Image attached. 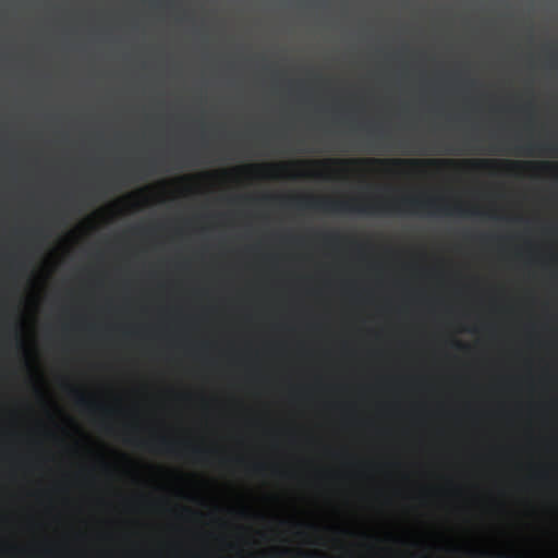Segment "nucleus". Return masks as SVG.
<instances>
[{"label": "nucleus", "instance_id": "ddd939ff", "mask_svg": "<svg viewBox=\"0 0 558 558\" xmlns=\"http://www.w3.org/2000/svg\"><path fill=\"white\" fill-rule=\"evenodd\" d=\"M556 230L558 231V227L556 228Z\"/></svg>", "mask_w": 558, "mask_h": 558}, {"label": "nucleus", "instance_id": "1a4fd4ad", "mask_svg": "<svg viewBox=\"0 0 558 558\" xmlns=\"http://www.w3.org/2000/svg\"><path fill=\"white\" fill-rule=\"evenodd\" d=\"M453 345L459 350L466 349V345L460 341H453Z\"/></svg>", "mask_w": 558, "mask_h": 558}, {"label": "nucleus", "instance_id": "9d476101", "mask_svg": "<svg viewBox=\"0 0 558 558\" xmlns=\"http://www.w3.org/2000/svg\"><path fill=\"white\" fill-rule=\"evenodd\" d=\"M533 105L532 104H527L526 106H524L522 109L526 112H531L533 110Z\"/></svg>", "mask_w": 558, "mask_h": 558}, {"label": "nucleus", "instance_id": "20e7f679", "mask_svg": "<svg viewBox=\"0 0 558 558\" xmlns=\"http://www.w3.org/2000/svg\"><path fill=\"white\" fill-rule=\"evenodd\" d=\"M71 392L75 396V403L78 408L84 410L96 409V404L77 389H71Z\"/></svg>", "mask_w": 558, "mask_h": 558}, {"label": "nucleus", "instance_id": "f257e3e1", "mask_svg": "<svg viewBox=\"0 0 558 558\" xmlns=\"http://www.w3.org/2000/svg\"><path fill=\"white\" fill-rule=\"evenodd\" d=\"M295 205L299 208L316 209L325 213H345V211H359L365 214H374L381 211L391 210H404L409 209L413 213L428 211V213H442L445 215L458 214L460 216L466 215H478V210H466L462 205H456L454 207L439 206L435 198H418V197H404L396 204H371L365 206H355L350 202L333 201L330 198L323 197H298L294 198Z\"/></svg>", "mask_w": 558, "mask_h": 558}, {"label": "nucleus", "instance_id": "f8f14e48", "mask_svg": "<svg viewBox=\"0 0 558 558\" xmlns=\"http://www.w3.org/2000/svg\"><path fill=\"white\" fill-rule=\"evenodd\" d=\"M449 155H458L459 153L456 151H448Z\"/></svg>", "mask_w": 558, "mask_h": 558}, {"label": "nucleus", "instance_id": "9b49d317", "mask_svg": "<svg viewBox=\"0 0 558 558\" xmlns=\"http://www.w3.org/2000/svg\"><path fill=\"white\" fill-rule=\"evenodd\" d=\"M263 469H264V464H255V465H254V471H256V472H259V471H262Z\"/></svg>", "mask_w": 558, "mask_h": 558}, {"label": "nucleus", "instance_id": "f03ea898", "mask_svg": "<svg viewBox=\"0 0 558 558\" xmlns=\"http://www.w3.org/2000/svg\"><path fill=\"white\" fill-rule=\"evenodd\" d=\"M332 162L338 163H377L380 166L387 167H411L414 169L423 168V167H445V166H463L468 167L472 170H486L490 172H495L496 170L504 168L507 172H512L513 170L523 168V167H538L544 170H554L558 169V163L543 161V162H525V161H514V160H498V159H464V160H453V159H353V160H333Z\"/></svg>", "mask_w": 558, "mask_h": 558}, {"label": "nucleus", "instance_id": "39448f33", "mask_svg": "<svg viewBox=\"0 0 558 558\" xmlns=\"http://www.w3.org/2000/svg\"><path fill=\"white\" fill-rule=\"evenodd\" d=\"M158 448L162 451H166L168 453H173L174 452V449H175V446L173 442H170L167 438L165 437H161L158 439Z\"/></svg>", "mask_w": 558, "mask_h": 558}, {"label": "nucleus", "instance_id": "0eeeda50", "mask_svg": "<svg viewBox=\"0 0 558 558\" xmlns=\"http://www.w3.org/2000/svg\"><path fill=\"white\" fill-rule=\"evenodd\" d=\"M192 453L194 454V457H195V458L201 459V458H203V457H204V454L206 453V451H205V450H203V449H201V448H198V447H194V448L192 449Z\"/></svg>", "mask_w": 558, "mask_h": 558}, {"label": "nucleus", "instance_id": "6e6552de", "mask_svg": "<svg viewBox=\"0 0 558 558\" xmlns=\"http://www.w3.org/2000/svg\"><path fill=\"white\" fill-rule=\"evenodd\" d=\"M325 239H326V241H327L328 243H331V242H337V241H339V240H340V236H339L338 234L333 233V234H328V235H326V236H325Z\"/></svg>", "mask_w": 558, "mask_h": 558}, {"label": "nucleus", "instance_id": "7ed1b4c3", "mask_svg": "<svg viewBox=\"0 0 558 558\" xmlns=\"http://www.w3.org/2000/svg\"><path fill=\"white\" fill-rule=\"evenodd\" d=\"M548 153L558 154V145L529 142L524 146H518L513 151H511L512 155L527 157L545 155Z\"/></svg>", "mask_w": 558, "mask_h": 558}, {"label": "nucleus", "instance_id": "423d86ee", "mask_svg": "<svg viewBox=\"0 0 558 558\" xmlns=\"http://www.w3.org/2000/svg\"><path fill=\"white\" fill-rule=\"evenodd\" d=\"M278 167H279L278 165H266V166L250 165V166H246V169H275Z\"/></svg>", "mask_w": 558, "mask_h": 558}]
</instances>
